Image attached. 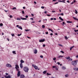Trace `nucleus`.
<instances>
[{
    "label": "nucleus",
    "mask_w": 78,
    "mask_h": 78,
    "mask_svg": "<svg viewBox=\"0 0 78 78\" xmlns=\"http://www.w3.org/2000/svg\"><path fill=\"white\" fill-rule=\"evenodd\" d=\"M77 62H78V60H75L71 62V64L73 66H76L77 64Z\"/></svg>",
    "instance_id": "f257e3e1"
},
{
    "label": "nucleus",
    "mask_w": 78,
    "mask_h": 78,
    "mask_svg": "<svg viewBox=\"0 0 78 78\" xmlns=\"http://www.w3.org/2000/svg\"><path fill=\"white\" fill-rule=\"evenodd\" d=\"M23 69L25 72H28L29 70V68L27 67H24Z\"/></svg>",
    "instance_id": "f03ea898"
},
{
    "label": "nucleus",
    "mask_w": 78,
    "mask_h": 78,
    "mask_svg": "<svg viewBox=\"0 0 78 78\" xmlns=\"http://www.w3.org/2000/svg\"><path fill=\"white\" fill-rule=\"evenodd\" d=\"M19 66L16 65L15 68L16 69V70L17 71H19Z\"/></svg>",
    "instance_id": "7ed1b4c3"
},
{
    "label": "nucleus",
    "mask_w": 78,
    "mask_h": 78,
    "mask_svg": "<svg viewBox=\"0 0 78 78\" xmlns=\"http://www.w3.org/2000/svg\"><path fill=\"white\" fill-rule=\"evenodd\" d=\"M32 66L33 67H34L35 69H38V67L34 65H32Z\"/></svg>",
    "instance_id": "20e7f679"
},
{
    "label": "nucleus",
    "mask_w": 78,
    "mask_h": 78,
    "mask_svg": "<svg viewBox=\"0 0 78 78\" xmlns=\"http://www.w3.org/2000/svg\"><path fill=\"white\" fill-rule=\"evenodd\" d=\"M45 41V39L40 40H39V42H43Z\"/></svg>",
    "instance_id": "39448f33"
},
{
    "label": "nucleus",
    "mask_w": 78,
    "mask_h": 78,
    "mask_svg": "<svg viewBox=\"0 0 78 78\" xmlns=\"http://www.w3.org/2000/svg\"><path fill=\"white\" fill-rule=\"evenodd\" d=\"M6 67H12L11 65H10L9 64H7L6 65Z\"/></svg>",
    "instance_id": "423d86ee"
},
{
    "label": "nucleus",
    "mask_w": 78,
    "mask_h": 78,
    "mask_svg": "<svg viewBox=\"0 0 78 78\" xmlns=\"http://www.w3.org/2000/svg\"><path fill=\"white\" fill-rule=\"evenodd\" d=\"M21 19V20H27V18H22V16H20V17Z\"/></svg>",
    "instance_id": "0eeeda50"
},
{
    "label": "nucleus",
    "mask_w": 78,
    "mask_h": 78,
    "mask_svg": "<svg viewBox=\"0 0 78 78\" xmlns=\"http://www.w3.org/2000/svg\"><path fill=\"white\" fill-rule=\"evenodd\" d=\"M34 53L35 54H36V53H37V49H35L34 50Z\"/></svg>",
    "instance_id": "6e6552de"
},
{
    "label": "nucleus",
    "mask_w": 78,
    "mask_h": 78,
    "mask_svg": "<svg viewBox=\"0 0 78 78\" xmlns=\"http://www.w3.org/2000/svg\"><path fill=\"white\" fill-rule=\"evenodd\" d=\"M20 72L18 71L17 73V76H20Z\"/></svg>",
    "instance_id": "1a4fd4ad"
},
{
    "label": "nucleus",
    "mask_w": 78,
    "mask_h": 78,
    "mask_svg": "<svg viewBox=\"0 0 78 78\" xmlns=\"http://www.w3.org/2000/svg\"><path fill=\"white\" fill-rule=\"evenodd\" d=\"M20 66L21 69H22V68H23V65L22 64V63L20 64Z\"/></svg>",
    "instance_id": "9d476101"
},
{
    "label": "nucleus",
    "mask_w": 78,
    "mask_h": 78,
    "mask_svg": "<svg viewBox=\"0 0 78 78\" xmlns=\"http://www.w3.org/2000/svg\"><path fill=\"white\" fill-rule=\"evenodd\" d=\"M25 77V76L24 75H21L20 76V78H23Z\"/></svg>",
    "instance_id": "9b49d317"
},
{
    "label": "nucleus",
    "mask_w": 78,
    "mask_h": 78,
    "mask_svg": "<svg viewBox=\"0 0 78 78\" xmlns=\"http://www.w3.org/2000/svg\"><path fill=\"white\" fill-rule=\"evenodd\" d=\"M43 20V22L44 23H46L47 20V19H45V20Z\"/></svg>",
    "instance_id": "f8f14e48"
},
{
    "label": "nucleus",
    "mask_w": 78,
    "mask_h": 78,
    "mask_svg": "<svg viewBox=\"0 0 78 78\" xmlns=\"http://www.w3.org/2000/svg\"><path fill=\"white\" fill-rule=\"evenodd\" d=\"M21 64H22L24 62V61L22 60H21L20 61Z\"/></svg>",
    "instance_id": "ddd939ff"
},
{
    "label": "nucleus",
    "mask_w": 78,
    "mask_h": 78,
    "mask_svg": "<svg viewBox=\"0 0 78 78\" xmlns=\"http://www.w3.org/2000/svg\"><path fill=\"white\" fill-rule=\"evenodd\" d=\"M75 47L74 46H73L72 47H71V48H70V51H71V50H72V49L73 48V47Z\"/></svg>",
    "instance_id": "4468645a"
},
{
    "label": "nucleus",
    "mask_w": 78,
    "mask_h": 78,
    "mask_svg": "<svg viewBox=\"0 0 78 78\" xmlns=\"http://www.w3.org/2000/svg\"><path fill=\"white\" fill-rule=\"evenodd\" d=\"M5 77L6 78H11V76H5Z\"/></svg>",
    "instance_id": "2eb2a0df"
},
{
    "label": "nucleus",
    "mask_w": 78,
    "mask_h": 78,
    "mask_svg": "<svg viewBox=\"0 0 78 78\" xmlns=\"http://www.w3.org/2000/svg\"><path fill=\"white\" fill-rule=\"evenodd\" d=\"M62 69H63V70H65L66 68V67L64 66H62Z\"/></svg>",
    "instance_id": "dca6fc26"
},
{
    "label": "nucleus",
    "mask_w": 78,
    "mask_h": 78,
    "mask_svg": "<svg viewBox=\"0 0 78 78\" xmlns=\"http://www.w3.org/2000/svg\"><path fill=\"white\" fill-rule=\"evenodd\" d=\"M46 73H47V71H44L43 72V74H45Z\"/></svg>",
    "instance_id": "f3484780"
},
{
    "label": "nucleus",
    "mask_w": 78,
    "mask_h": 78,
    "mask_svg": "<svg viewBox=\"0 0 78 78\" xmlns=\"http://www.w3.org/2000/svg\"><path fill=\"white\" fill-rule=\"evenodd\" d=\"M65 77H69V74H66L65 75Z\"/></svg>",
    "instance_id": "a211bd4d"
},
{
    "label": "nucleus",
    "mask_w": 78,
    "mask_h": 78,
    "mask_svg": "<svg viewBox=\"0 0 78 78\" xmlns=\"http://www.w3.org/2000/svg\"><path fill=\"white\" fill-rule=\"evenodd\" d=\"M18 28L20 29V30H22V27L21 26H19L18 27Z\"/></svg>",
    "instance_id": "6ab92c4d"
},
{
    "label": "nucleus",
    "mask_w": 78,
    "mask_h": 78,
    "mask_svg": "<svg viewBox=\"0 0 78 78\" xmlns=\"http://www.w3.org/2000/svg\"><path fill=\"white\" fill-rule=\"evenodd\" d=\"M63 57V56H62V55H59L58 56V58H62Z\"/></svg>",
    "instance_id": "aec40b11"
},
{
    "label": "nucleus",
    "mask_w": 78,
    "mask_h": 78,
    "mask_svg": "<svg viewBox=\"0 0 78 78\" xmlns=\"http://www.w3.org/2000/svg\"><path fill=\"white\" fill-rule=\"evenodd\" d=\"M77 68H73L74 70H77Z\"/></svg>",
    "instance_id": "412c9836"
},
{
    "label": "nucleus",
    "mask_w": 78,
    "mask_h": 78,
    "mask_svg": "<svg viewBox=\"0 0 78 78\" xmlns=\"http://www.w3.org/2000/svg\"><path fill=\"white\" fill-rule=\"evenodd\" d=\"M12 52L13 54H15V55H16V51H12Z\"/></svg>",
    "instance_id": "4be33fe9"
},
{
    "label": "nucleus",
    "mask_w": 78,
    "mask_h": 78,
    "mask_svg": "<svg viewBox=\"0 0 78 78\" xmlns=\"http://www.w3.org/2000/svg\"><path fill=\"white\" fill-rule=\"evenodd\" d=\"M16 19L17 20H21L20 18H17Z\"/></svg>",
    "instance_id": "5701e85b"
},
{
    "label": "nucleus",
    "mask_w": 78,
    "mask_h": 78,
    "mask_svg": "<svg viewBox=\"0 0 78 78\" xmlns=\"http://www.w3.org/2000/svg\"><path fill=\"white\" fill-rule=\"evenodd\" d=\"M59 16L60 15H61V16H64V13H61L60 14H59L58 15Z\"/></svg>",
    "instance_id": "b1692460"
},
{
    "label": "nucleus",
    "mask_w": 78,
    "mask_h": 78,
    "mask_svg": "<svg viewBox=\"0 0 78 78\" xmlns=\"http://www.w3.org/2000/svg\"><path fill=\"white\" fill-rule=\"evenodd\" d=\"M22 14H25V12H24V11H22Z\"/></svg>",
    "instance_id": "393cba45"
},
{
    "label": "nucleus",
    "mask_w": 78,
    "mask_h": 78,
    "mask_svg": "<svg viewBox=\"0 0 78 78\" xmlns=\"http://www.w3.org/2000/svg\"><path fill=\"white\" fill-rule=\"evenodd\" d=\"M67 23H72V22L67 21Z\"/></svg>",
    "instance_id": "a878e982"
},
{
    "label": "nucleus",
    "mask_w": 78,
    "mask_h": 78,
    "mask_svg": "<svg viewBox=\"0 0 78 78\" xmlns=\"http://www.w3.org/2000/svg\"><path fill=\"white\" fill-rule=\"evenodd\" d=\"M73 19H74V20H78L75 17H73Z\"/></svg>",
    "instance_id": "bb28decb"
},
{
    "label": "nucleus",
    "mask_w": 78,
    "mask_h": 78,
    "mask_svg": "<svg viewBox=\"0 0 78 78\" xmlns=\"http://www.w3.org/2000/svg\"><path fill=\"white\" fill-rule=\"evenodd\" d=\"M58 45H59V46H60V47H63V46L61 44H58Z\"/></svg>",
    "instance_id": "cd10ccee"
},
{
    "label": "nucleus",
    "mask_w": 78,
    "mask_h": 78,
    "mask_svg": "<svg viewBox=\"0 0 78 78\" xmlns=\"http://www.w3.org/2000/svg\"><path fill=\"white\" fill-rule=\"evenodd\" d=\"M3 23H1V24H0V26H1V27H2V26H3Z\"/></svg>",
    "instance_id": "c85d7f7f"
},
{
    "label": "nucleus",
    "mask_w": 78,
    "mask_h": 78,
    "mask_svg": "<svg viewBox=\"0 0 78 78\" xmlns=\"http://www.w3.org/2000/svg\"><path fill=\"white\" fill-rule=\"evenodd\" d=\"M75 11L76 14H78V12H77V10H75Z\"/></svg>",
    "instance_id": "c756f323"
},
{
    "label": "nucleus",
    "mask_w": 78,
    "mask_h": 78,
    "mask_svg": "<svg viewBox=\"0 0 78 78\" xmlns=\"http://www.w3.org/2000/svg\"><path fill=\"white\" fill-rule=\"evenodd\" d=\"M65 38L66 40H67L68 38H67V37L66 36H65Z\"/></svg>",
    "instance_id": "7c9ffc66"
},
{
    "label": "nucleus",
    "mask_w": 78,
    "mask_h": 78,
    "mask_svg": "<svg viewBox=\"0 0 78 78\" xmlns=\"http://www.w3.org/2000/svg\"><path fill=\"white\" fill-rule=\"evenodd\" d=\"M63 26H64V24L65 25H66V23H65L64 22H63ZM63 24L62 23H61V24L62 25Z\"/></svg>",
    "instance_id": "2f4dec72"
},
{
    "label": "nucleus",
    "mask_w": 78,
    "mask_h": 78,
    "mask_svg": "<svg viewBox=\"0 0 78 78\" xmlns=\"http://www.w3.org/2000/svg\"><path fill=\"white\" fill-rule=\"evenodd\" d=\"M45 28V26H44V25H43L42 26V28Z\"/></svg>",
    "instance_id": "473e14b6"
},
{
    "label": "nucleus",
    "mask_w": 78,
    "mask_h": 78,
    "mask_svg": "<svg viewBox=\"0 0 78 78\" xmlns=\"http://www.w3.org/2000/svg\"><path fill=\"white\" fill-rule=\"evenodd\" d=\"M11 35H12V37H13V36H15V35H14L13 34H11Z\"/></svg>",
    "instance_id": "72a5a7b5"
},
{
    "label": "nucleus",
    "mask_w": 78,
    "mask_h": 78,
    "mask_svg": "<svg viewBox=\"0 0 78 78\" xmlns=\"http://www.w3.org/2000/svg\"><path fill=\"white\" fill-rule=\"evenodd\" d=\"M47 75H51V74H49V73H47Z\"/></svg>",
    "instance_id": "f704fd0d"
},
{
    "label": "nucleus",
    "mask_w": 78,
    "mask_h": 78,
    "mask_svg": "<svg viewBox=\"0 0 78 78\" xmlns=\"http://www.w3.org/2000/svg\"><path fill=\"white\" fill-rule=\"evenodd\" d=\"M12 9H16V8L15 7H14Z\"/></svg>",
    "instance_id": "c9c22d12"
},
{
    "label": "nucleus",
    "mask_w": 78,
    "mask_h": 78,
    "mask_svg": "<svg viewBox=\"0 0 78 78\" xmlns=\"http://www.w3.org/2000/svg\"><path fill=\"white\" fill-rule=\"evenodd\" d=\"M74 31L75 32H76L77 31H78V30H74Z\"/></svg>",
    "instance_id": "e433bc0d"
},
{
    "label": "nucleus",
    "mask_w": 78,
    "mask_h": 78,
    "mask_svg": "<svg viewBox=\"0 0 78 78\" xmlns=\"http://www.w3.org/2000/svg\"><path fill=\"white\" fill-rule=\"evenodd\" d=\"M25 31H30V30L25 29Z\"/></svg>",
    "instance_id": "4c0bfd02"
},
{
    "label": "nucleus",
    "mask_w": 78,
    "mask_h": 78,
    "mask_svg": "<svg viewBox=\"0 0 78 78\" xmlns=\"http://www.w3.org/2000/svg\"><path fill=\"white\" fill-rule=\"evenodd\" d=\"M21 35H22V34H18V36H21Z\"/></svg>",
    "instance_id": "58836bf2"
},
{
    "label": "nucleus",
    "mask_w": 78,
    "mask_h": 78,
    "mask_svg": "<svg viewBox=\"0 0 78 78\" xmlns=\"http://www.w3.org/2000/svg\"><path fill=\"white\" fill-rule=\"evenodd\" d=\"M52 67H53V68H56V67L55 66H53Z\"/></svg>",
    "instance_id": "ea45409f"
},
{
    "label": "nucleus",
    "mask_w": 78,
    "mask_h": 78,
    "mask_svg": "<svg viewBox=\"0 0 78 78\" xmlns=\"http://www.w3.org/2000/svg\"><path fill=\"white\" fill-rule=\"evenodd\" d=\"M25 17L26 18H28V16H27V15H26V16H25Z\"/></svg>",
    "instance_id": "a19ab883"
},
{
    "label": "nucleus",
    "mask_w": 78,
    "mask_h": 78,
    "mask_svg": "<svg viewBox=\"0 0 78 78\" xmlns=\"http://www.w3.org/2000/svg\"><path fill=\"white\" fill-rule=\"evenodd\" d=\"M9 17H10V18H12V16L10 15L9 16Z\"/></svg>",
    "instance_id": "79ce46f5"
},
{
    "label": "nucleus",
    "mask_w": 78,
    "mask_h": 78,
    "mask_svg": "<svg viewBox=\"0 0 78 78\" xmlns=\"http://www.w3.org/2000/svg\"><path fill=\"white\" fill-rule=\"evenodd\" d=\"M49 30H50L51 31H52V32H53V30H51V29H49Z\"/></svg>",
    "instance_id": "37998d69"
},
{
    "label": "nucleus",
    "mask_w": 78,
    "mask_h": 78,
    "mask_svg": "<svg viewBox=\"0 0 78 78\" xmlns=\"http://www.w3.org/2000/svg\"><path fill=\"white\" fill-rule=\"evenodd\" d=\"M58 2H62V1H60V0H58Z\"/></svg>",
    "instance_id": "c03bdc74"
},
{
    "label": "nucleus",
    "mask_w": 78,
    "mask_h": 78,
    "mask_svg": "<svg viewBox=\"0 0 78 78\" xmlns=\"http://www.w3.org/2000/svg\"><path fill=\"white\" fill-rule=\"evenodd\" d=\"M41 8H42V9H44V6H42L41 7Z\"/></svg>",
    "instance_id": "a18cd8bd"
},
{
    "label": "nucleus",
    "mask_w": 78,
    "mask_h": 78,
    "mask_svg": "<svg viewBox=\"0 0 78 78\" xmlns=\"http://www.w3.org/2000/svg\"><path fill=\"white\" fill-rule=\"evenodd\" d=\"M45 34H48V32H47L45 33Z\"/></svg>",
    "instance_id": "49530a36"
},
{
    "label": "nucleus",
    "mask_w": 78,
    "mask_h": 78,
    "mask_svg": "<svg viewBox=\"0 0 78 78\" xmlns=\"http://www.w3.org/2000/svg\"><path fill=\"white\" fill-rule=\"evenodd\" d=\"M40 57L41 58H43V56L41 55L40 56Z\"/></svg>",
    "instance_id": "de8ad7c7"
},
{
    "label": "nucleus",
    "mask_w": 78,
    "mask_h": 78,
    "mask_svg": "<svg viewBox=\"0 0 78 78\" xmlns=\"http://www.w3.org/2000/svg\"><path fill=\"white\" fill-rule=\"evenodd\" d=\"M61 52L62 53H64V52L63 51H61Z\"/></svg>",
    "instance_id": "09e8293b"
},
{
    "label": "nucleus",
    "mask_w": 78,
    "mask_h": 78,
    "mask_svg": "<svg viewBox=\"0 0 78 78\" xmlns=\"http://www.w3.org/2000/svg\"><path fill=\"white\" fill-rule=\"evenodd\" d=\"M72 61V59H70L69 60V61Z\"/></svg>",
    "instance_id": "8fccbe9b"
},
{
    "label": "nucleus",
    "mask_w": 78,
    "mask_h": 78,
    "mask_svg": "<svg viewBox=\"0 0 78 78\" xmlns=\"http://www.w3.org/2000/svg\"><path fill=\"white\" fill-rule=\"evenodd\" d=\"M34 4H36V3H36V1L34 2Z\"/></svg>",
    "instance_id": "3c124183"
},
{
    "label": "nucleus",
    "mask_w": 78,
    "mask_h": 78,
    "mask_svg": "<svg viewBox=\"0 0 78 78\" xmlns=\"http://www.w3.org/2000/svg\"><path fill=\"white\" fill-rule=\"evenodd\" d=\"M74 3H75L76 2V1L75 0H73V2Z\"/></svg>",
    "instance_id": "603ef678"
},
{
    "label": "nucleus",
    "mask_w": 78,
    "mask_h": 78,
    "mask_svg": "<svg viewBox=\"0 0 78 78\" xmlns=\"http://www.w3.org/2000/svg\"><path fill=\"white\" fill-rule=\"evenodd\" d=\"M5 12H8V10H4Z\"/></svg>",
    "instance_id": "864d4df0"
},
{
    "label": "nucleus",
    "mask_w": 78,
    "mask_h": 78,
    "mask_svg": "<svg viewBox=\"0 0 78 78\" xmlns=\"http://www.w3.org/2000/svg\"><path fill=\"white\" fill-rule=\"evenodd\" d=\"M66 59H70V57H68L66 58Z\"/></svg>",
    "instance_id": "5fc2aeb1"
},
{
    "label": "nucleus",
    "mask_w": 78,
    "mask_h": 78,
    "mask_svg": "<svg viewBox=\"0 0 78 78\" xmlns=\"http://www.w3.org/2000/svg\"><path fill=\"white\" fill-rule=\"evenodd\" d=\"M45 46V44H43V47H44Z\"/></svg>",
    "instance_id": "6e6d98bb"
},
{
    "label": "nucleus",
    "mask_w": 78,
    "mask_h": 78,
    "mask_svg": "<svg viewBox=\"0 0 78 78\" xmlns=\"http://www.w3.org/2000/svg\"><path fill=\"white\" fill-rule=\"evenodd\" d=\"M53 33H51V34H50V35H51V36H53Z\"/></svg>",
    "instance_id": "4d7b16f0"
},
{
    "label": "nucleus",
    "mask_w": 78,
    "mask_h": 78,
    "mask_svg": "<svg viewBox=\"0 0 78 78\" xmlns=\"http://www.w3.org/2000/svg\"><path fill=\"white\" fill-rule=\"evenodd\" d=\"M53 20H56V18H54V19H53Z\"/></svg>",
    "instance_id": "13d9d810"
},
{
    "label": "nucleus",
    "mask_w": 78,
    "mask_h": 78,
    "mask_svg": "<svg viewBox=\"0 0 78 78\" xmlns=\"http://www.w3.org/2000/svg\"><path fill=\"white\" fill-rule=\"evenodd\" d=\"M57 64H58V65H59V64H60V63L58 62Z\"/></svg>",
    "instance_id": "bf43d9fd"
},
{
    "label": "nucleus",
    "mask_w": 78,
    "mask_h": 78,
    "mask_svg": "<svg viewBox=\"0 0 78 78\" xmlns=\"http://www.w3.org/2000/svg\"><path fill=\"white\" fill-rule=\"evenodd\" d=\"M59 19H60V20H61L62 19V18H61V17H59Z\"/></svg>",
    "instance_id": "052dcab7"
},
{
    "label": "nucleus",
    "mask_w": 78,
    "mask_h": 78,
    "mask_svg": "<svg viewBox=\"0 0 78 78\" xmlns=\"http://www.w3.org/2000/svg\"><path fill=\"white\" fill-rule=\"evenodd\" d=\"M51 20H53V18H51Z\"/></svg>",
    "instance_id": "680f3d73"
},
{
    "label": "nucleus",
    "mask_w": 78,
    "mask_h": 78,
    "mask_svg": "<svg viewBox=\"0 0 78 78\" xmlns=\"http://www.w3.org/2000/svg\"><path fill=\"white\" fill-rule=\"evenodd\" d=\"M67 3H70L69 1H67Z\"/></svg>",
    "instance_id": "e2e57ef3"
},
{
    "label": "nucleus",
    "mask_w": 78,
    "mask_h": 78,
    "mask_svg": "<svg viewBox=\"0 0 78 78\" xmlns=\"http://www.w3.org/2000/svg\"><path fill=\"white\" fill-rule=\"evenodd\" d=\"M58 2H57L55 3H54V4H58Z\"/></svg>",
    "instance_id": "0e129e2a"
},
{
    "label": "nucleus",
    "mask_w": 78,
    "mask_h": 78,
    "mask_svg": "<svg viewBox=\"0 0 78 78\" xmlns=\"http://www.w3.org/2000/svg\"><path fill=\"white\" fill-rule=\"evenodd\" d=\"M47 16H50V15H47Z\"/></svg>",
    "instance_id": "69168bd1"
},
{
    "label": "nucleus",
    "mask_w": 78,
    "mask_h": 78,
    "mask_svg": "<svg viewBox=\"0 0 78 78\" xmlns=\"http://www.w3.org/2000/svg\"><path fill=\"white\" fill-rule=\"evenodd\" d=\"M56 0H53L52 2H56Z\"/></svg>",
    "instance_id": "338daca9"
},
{
    "label": "nucleus",
    "mask_w": 78,
    "mask_h": 78,
    "mask_svg": "<svg viewBox=\"0 0 78 78\" xmlns=\"http://www.w3.org/2000/svg\"><path fill=\"white\" fill-rule=\"evenodd\" d=\"M23 9H25V7H23Z\"/></svg>",
    "instance_id": "774afa93"
}]
</instances>
